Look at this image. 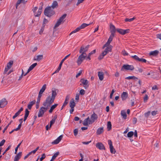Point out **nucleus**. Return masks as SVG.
Here are the masks:
<instances>
[{
	"mask_svg": "<svg viewBox=\"0 0 161 161\" xmlns=\"http://www.w3.org/2000/svg\"><path fill=\"white\" fill-rule=\"evenodd\" d=\"M52 97L48 96L46 99L44 105H45L47 103H48L51 105L54 102L55 98L57 94L56 92V89L54 88L52 89Z\"/></svg>",
	"mask_w": 161,
	"mask_h": 161,
	"instance_id": "f257e3e1",
	"label": "nucleus"
},
{
	"mask_svg": "<svg viewBox=\"0 0 161 161\" xmlns=\"http://www.w3.org/2000/svg\"><path fill=\"white\" fill-rule=\"evenodd\" d=\"M45 101L43 103L42 105L43 107H41L40 109L38 116V117H42L45 112L49 108V107L50 106L51 104H49L48 103H47L45 105H44Z\"/></svg>",
	"mask_w": 161,
	"mask_h": 161,
	"instance_id": "f03ea898",
	"label": "nucleus"
},
{
	"mask_svg": "<svg viewBox=\"0 0 161 161\" xmlns=\"http://www.w3.org/2000/svg\"><path fill=\"white\" fill-rule=\"evenodd\" d=\"M44 13L46 16L50 17L55 14V12L54 9L49 6L45 8Z\"/></svg>",
	"mask_w": 161,
	"mask_h": 161,
	"instance_id": "7ed1b4c3",
	"label": "nucleus"
},
{
	"mask_svg": "<svg viewBox=\"0 0 161 161\" xmlns=\"http://www.w3.org/2000/svg\"><path fill=\"white\" fill-rule=\"evenodd\" d=\"M82 51H80V53H81L79 57L77 60V62L78 65H80L81 64L83 60L85 59L86 57V54L85 53L86 51H84V52L82 53Z\"/></svg>",
	"mask_w": 161,
	"mask_h": 161,
	"instance_id": "20e7f679",
	"label": "nucleus"
},
{
	"mask_svg": "<svg viewBox=\"0 0 161 161\" xmlns=\"http://www.w3.org/2000/svg\"><path fill=\"white\" fill-rule=\"evenodd\" d=\"M91 24H86V23L82 24L80 27L77 28L75 30L71 32L69 34V35H71L73 33H75L79 31L80 29L84 28L85 27L88 26Z\"/></svg>",
	"mask_w": 161,
	"mask_h": 161,
	"instance_id": "39448f33",
	"label": "nucleus"
},
{
	"mask_svg": "<svg viewBox=\"0 0 161 161\" xmlns=\"http://www.w3.org/2000/svg\"><path fill=\"white\" fill-rule=\"evenodd\" d=\"M116 31L120 34L124 35L129 33L130 30L129 29L124 30L121 29H117Z\"/></svg>",
	"mask_w": 161,
	"mask_h": 161,
	"instance_id": "423d86ee",
	"label": "nucleus"
},
{
	"mask_svg": "<svg viewBox=\"0 0 161 161\" xmlns=\"http://www.w3.org/2000/svg\"><path fill=\"white\" fill-rule=\"evenodd\" d=\"M80 81L83 85L85 89H87L88 87V81L87 80H85L84 79H81L80 80Z\"/></svg>",
	"mask_w": 161,
	"mask_h": 161,
	"instance_id": "0eeeda50",
	"label": "nucleus"
},
{
	"mask_svg": "<svg viewBox=\"0 0 161 161\" xmlns=\"http://www.w3.org/2000/svg\"><path fill=\"white\" fill-rule=\"evenodd\" d=\"M8 102L5 98H3L0 101V106L1 108L4 107L7 104Z\"/></svg>",
	"mask_w": 161,
	"mask_h": 161,
	"instance_id": "6e6552de",
	"label": "nucleus"
},
{
	"mask_svg": "<svg viewBox=\"0 0 161 161\" xmlns=\"http://www.w3.org/2000/svg\"><path fill=\"white\" fill-rule=\"evenodd\" d=\"M91 120L90 119L89 116H88L87 118L85 119L83 123V124L85 126L88 125L89 124H92Z\"/></svg>",
	"mask_w": 161,
	"mask_h": 161,
	"instance_id": "1a4fd4ad",
	"label": "nucleus"
},
{
	"mask_svg": "<svg viewBox=\"0 0 161 161\" xmlns=\"http://www.w3.org/2000/svg\"><path fill=\"white\" fill-rule=\"evenodd\" d=\"M122 68L127 70H132L134 69V66L132 65H124Z\"/></svg>",
	"mask_w": 161,
	"mask_h": 161,
	"instance_id": "9d476101",
	"label": "nucleus"
},
{
	"mask_svg": "<svg viewBox=\"0 0 161 161\" xmlns=\"http://www.w3.org/2000/svg\"><path fill=\"white\" fill-rule=\"evenodd\" d=\"M96 147L100 150H105L104 145L101 142H98L96 144Z\"/></svg>",
	"mask_w": 161,
	"mask_h": 161,
	"instance_id": "9b49d317",
	"label": "nucleus"
},
{
	"mask_svg": "<svg viewBox=\"0 0 161 161\" xmlns=\"http://www.w3.org/2000/svg\"><path fill=\"white\" fill-rule=\"evenodd\" d=\"M110 32L111 34L114 35L116 31V29L114 25L112 24H110Z\"/></svg>",
	"mask_w": 161,
	"mask_h": 161,
	"instance_id": "f8f14e48",
	"label": "nucleus"
},
{
	"mask_svg": "<svg viewBox=\"0 0 161 161\" xmlns=\"http://www.w3.org/2000/svg\"><path fill=\"white\" fill-rule=\"evenodd\" d=\"M97 118V114H95L94 112L92 114L91 117V120L92 123L94 122L96 120Z\"/></svg>",
	"mask_w": 161,
	"mask_h": 161,
	"instance_id": "ddd939ff",
	"label": "nucleus"
},
{
	"mask_svg": "<svg viewBox=\"0 0 161 161\" xmlns=\"http://www.w3.org/2000/svg\"><path fill=\"white\" fill-rule=\"evenodd\" d=\"M109 51H103L99 56L98 59L99 60H101L108 53ZM110 52L111 51H110Z\"/></svg>",
	"mask_w": 161,
	"mask_h": 161,
	"instance_id": "4468645a",
	"label": "nucleus"
},
{
	"mask_svg": "<svg viewBox=\"0 0 161 161\" xmlns=\"http://www.w3.org/2000/svg\"><path fill=\"white\" fill-rule=\"evenodd\" d=\"M37 65V63H35L31 65L28 69L27 72L25 74L24 76H25L28 73L30 72V71L33 69Z\"/></svg>",
	"mask_w": 161,
	"mask_h": 161,
	"instance_id": "2eb2a0df",
	"label": "nucleus"
},
{
	"mask_svg": "<svg viewBox=\"0 0 161 161\" xmlns=\"http://www.w3.org/2000/svg\"><path fill=\"white\" fill-rule=\"evenodd\" d=\"M43 55H38L34 57L33 58V60L39 61L41 60H42L43 59Z\"/></svg>",
	"mask_w": 161,
	"mask_h": 161,
	"instance_id": "dca6fc26",
	"label": "nucleus"
},
{
	"mask_svg": "<svg viewBox=\"0 0 161 161\" xmlns=\"http://www.w3.org/2000/svg\"><path fill=\"white\" fill-rule=\"evenodd\" d=\"M62 137H63V136L62 135H60L54 141H53L52 142V143L53 144H58L61 141Z\"/></svg>",
	"mask_w": 161,
	"mask_h": 161,
	"instance_id": "f3484780",
	"label": "nucleus"
},
{
	"mask_svg": "<svg viewBox=\"0 0 161 161\" xmlns=\"http://www.w3.org/2000/svg\"><path fill=\"white\" fill-rule=\"evenodd\" d=\"M112 46L111 45H110V44L107 45H105V44L103 46V48L104 49L106 47L105 49L104 50H111L112 49Z\"/></svg>",
	"mask_w": 161,
	"mask_h": 161,
	"instance_id": "a211bd4d",
	"label": "nucleus"
},
{
	"mask_svg": "<svg viewBox=\"0 0 161 161\" xmlns=\"http://www.w3.org/2000/svg\"><path fill=\"white\" fill-rule=\"evenodd\" d=\"M128 96V94L127 92H123L121 95V97L122 100H125Z\"/></svg>",
	"mask_w": 161,
	"mask_h": 161,
	"instance_id": "6ab92c4d",
	"label": "nucleus"
},
{
	"mask_svg": "<svg viewBox=\"0 0 161 161\" xmlns=\"http://www.w3.org/2000/svg\"><path fill=\"white\" fill-rule=\"evenodd\" d=\"M58 2L56 1H54L51 6H49L51 8L54 9L55 8H57L58 7Z\"/></svg>",
	"mask_w": 161,
	"mask_h": 161,
	"instance_id": "aec40b11",
	"label": "nucleus"
},
{
	"mask_svg": "<svg viewBox=\"0 0 161 161\" xmlns=\"http://www.w3.org/2000/svg\"><path fill=\"white\" fill-rule=\"evenodd\" d=\"M69 95H67L65 98V101L63 104V105L62 106V108H61V110H62L63 108L65 107L68 103V101L69 100Z\"/></svg>",
	"mask_w": 161,
	"mask_h": 161,
	"instance_id": "412c9836",
	"label": "nucleus"
},
{
	"mask_svg": "<svg viewBox=\"0 0 161 161\" xmlns=\"http://www.w3.org/2000/svg\"><path fill=\"white\" fill-rule=\"evenodd\" d=\"M22 152H19L15 156L14 158V161H18L22 155Z\"/></svg>",
	"mask_w": 161,
	"mask_h": 161,
	"instance_id": "4be33fe9",
	"label": "nucleus"
},
{
	"mask_svg": "<svg viewBox=\"0 0 161 161\" xmlns=\"http://www.w3.org/2000/svg\"><path fill=\"white\" fill-rule=\"evenodd\" d=\"M23 110V107H21L19 111L16 112L14 115L13 117V119H14L16 117H17L20 113L21 111H22Z\"/></svg>",
	"mask_w": 161,
	"mask_h": 161,
	"instance_id": "5701e85b",
	"label": "nucleus"
},
{
	"mask_svg": "<svg viewBox=\"0 0 161 161\" xmlns=\"http://www.w3.org/2000/svg\"><path fill=\"white\" fill-rule=\"evenodd\" d=\"M114 35H113V34L110 35L108 41L105 44V45H107L110 44V42L112 41V40L113 39V38L114 37Z\"/></svg>",
	"mask_w": 161,
	"mask_h": 161,
	"instance_id": "b1692460",
	"label": "nucleus"
},
{
	"mask_svg": "<svg viewBox=\"0 0 161 161\" xmlns=\"http://www.w3.org/2000/svg\"><path fill=\"white\" fill-rule=\"evenodd\" d=\"M36 101L35 100H34L30 102L28 105L27 107L28 108L31 110V108L32 106L35 104Z\"/></svg>",
	"mask_w": 161,
	"mask_h": 161,
	"instance_id": "393cba45",
	"label": "nucleus"
},
{
	"mask_svg": "<svg viewBox=\"0 0 161 161\" xmlns=\"http://www.w3.org/2000/svg\"><path fill=\"white\" fill-rule=\"evenodd\" d=\"M57 115L54 116L53 118L51 120L50 122V125L49 128H50L52 125L55 123L56 119H57Z\"/></svg>",
	"mask_w": 161,
	"mask_h": 161,
	"instance_id": "a878e982",
	"label": "nucleus"
},
{
	"mask_svg": "<svg viewBox=\"0 0 161 161\" xmlns=\"http://www.w3.org/2000/svg\"><path fill=\"white\" fill-rule=\"evenodd\" d=\"M98 76L100 80H102L103 79V72H99L98 73Z\"/></svg>",
	"mask_w": 161,
	"mask_h": 161,
	"instance_id": "bb28decb",
	"label": "nucleus"
},
{
	"mask_svg": "<svg viewBox=\"0 0 161 161\" xmlns=\"http://www.w3.org/2000/svg\"><path fill=\"white\" fill-rule=\"evenodd\" d=\"M75 106V103L74 102V100L73 99H72L69 102V106L70 108H74Z\"/></svg>",
	"mask_w": 161,
	"mask_h": 161,
	"instance_id": "cd10ccee",
	"label": "nucleus"
},
{
	"mask_svg": "<svg viewBox=\"0 0 161 161\" xmlns=\"http://www.w3.org/2000/svg\"><path fill=\"white\" fill-rule=\"evenodd\" d=\"M104 131L103 127H100L97 130L96 133L97 135H100Z\"/></svg>",
	"mask_w": 161,
	"mask_h": 161,
	"instance_id": "c85d7f7f",
	"label": "nucleus"
},
{
	"mask_svg": "<svg viewBox=\"0 0 161 161\" xmlns=\"http://www.w3.org/2000/svg\"><path fill=\"white\" fill-rule=\"evenodd\" d=\"M25 0H18L16 4V8H17L18 6L21 3H25L26 2H27V1H25Z\"/></svg>",
	"mask_w": 161,
	"mask_h": 161,
	"instance_id": "c756f323",
	"label": "nucleus"
},
{
	"mask_svg": "<svg viewBox=\"0 0 161 161\" xmlns=\"http://www.w3.org/2000/svg\"><path fill=\"white\" fill-rule=\"evenodd\" d=\"M121 114L122 116L124 119H126L127 118V115L125 111L124 110H122L121 111Z\"/></svg>",
	"mask_w": 161,
	"mask_h": 161,
	"instance_id": "7c9ffc66",
	"label": "nucleus"
},
{
	"mask_svg": "<svg viewBox=\"0 0 161 161\" xmlns=\"http://www.w3.org/2000/svg\"><path fill=\"white\" fill-rule=\"evenodd\" d=\"M158 51H152L149 53V55L156 56L158 55Z\"/></svg>",
	"mask_w": 161,
	"mask_h": 161,
	"instance_id": "2f4dec72",
	"label": "nucleus"
},
{
	"mask_svg": "<svg viewBox=\"0 0 161 161\" xmlns=\"http://www.w3.org/2000/svg\"><path fill=\"white\" fill-rule=\"evenodd\" d=\"M59 154V152H57L56 153L52 156L51 159L50 161H53L57 157L58 155Z\"/></svg>",
	"mask_w": 161,
	"mask_h": 161,
	"instance_id": "473e14b6",
	"label": "nucleus"
},
{
	"mask_svg": "<svg viewBox=\"0 0 161 161\" xmlns=\"http://www.w3.org/2000/svg\"><path fill=\"white\" fill-rule=\"evenodd\" d=\"M89 47V45H87L86 47L82 46L81 47L80 50H87Z\"/></svg>",
	"mask_w": 161,
	"mask_h": 161,
	"instance_id": "72a5a7b5",
	"label": "nucleus"
},
{
	"mask_svg": "<svg viewBox=\"0 0 161 161\" xmlns=\"http://www.w3.org/2000/svg\"><path fill=\"white\" fill-rule=\"evenodd\" d=\"M107 130L108 131L110 130L112 128V125L110 121H108L107 123Z\"/></svg>",
	"mask_w": 161,
	"mask_h": 161,
	"instance_id": "f704fd0d",
	"label": "nucleus"
},
{
	"mask_svg": "<svg viewBox=\"0 0 161 161\" xmlns=\"http://www.w3.org/2000/svg\"><path fill=\"white\" fill-rule=\"evenodd\" d=\"M67 16V14H64L61 17H60L59 19H58L59 21L62 22L64 19Z\"/></svg>",
	"mask_w": 161,
	"mask_h": 161,
	"instance_id": "c9c22d12",
	"label": "nucleus"
},
{
	"mask_svg": "<svg viewBox=\"0 0 161 161\" xmlns=\"http://www.w3.org/2000/svg\"><path fill=\"white\" fill-rule=\"evenodd\" d=\"M46 88V85L44 84L42 86V88L40 90L39 92L42 93L44 92Z\"/></svg>",
	"mask_w": 161,
	"mask_h": 161,
	"instance_id": "e433bc0d",
	"label": "nucleus"
},
{
	"mask_svg": "<svg viewBox=\"0 0 161 161\" xmlns=\"http://www.w3.org/2000/svg\"><path fill=\"white\" fill-rule=\"evenodd\" d=\"M13 61H10L7 64L6 67H8L9 68H10L11 67V66L13 65Z\"/></svg>",
	"mask_w": 161,
	"mask_h": 161,
	"instance_id": "4c0bfd02",
	"label": "nucleus"
},
{
	"mask_svg": "<svg viewBox=\"0 0 161 161\" xmlns=\"http://www.w3.org/2000/svg\"><path fill=\"white\" fill-rule=\"evenodd\" d=\"M126 79L128 80H130V79H133V80H136L138 79V78L135 76H129L128 77H126L125 78Z\"/></svg>",
	"mask_w": 161,
	"mask_h": 161,
	"instance_id": "58836bf2",
	"label": "nucleus"
},
{
	"mask_svg": "<svg viewBox=\"0 0 161 161\" xmlns=\"http://www.w3.org/2000/svg\"><path fill=\"white\" fill-rule=\"evenodd\" d=\"M110 151L111 153L114 154L116 153L115 149L114 148L113 146L109 147Z\"/></svg>",
	"mask_w": 161,
	"mask_h": 161,
	"instance_id": "ea45409f",
	"label": "nucleus"
},
{
	"mask_svg": "<svg viewBox=\"0 0 161 161\" xmlns=\"http://www.w3.org/2000/svg\"><path fill=\"white\" fill-rule=\"evenodd\" d=\"M62 22H61L60 21H59V20H58L57 22L55 25L54 28H56L58 27L61 24Z\"/></svg>",
	"mask_w": 161,
	"mask_h": 161,
	"instance_id": "a19ab883",
	"label": "nucleus"
},
{
	"mask_svg": "<svg viewBox=\"0 0 161 161\" xmlns=\"http://www.w3.org/2000/svg\"><path fill=\"white\" fill-rule=\"evenodd\" d=\"M134 135V132L133 131H130L128 132L127 134V136L128 137H131Z\"/></svg>",
	"mask_w": 161,
	"mask_h": 161,
	"instance_id": "79ce46f5",
	"label": "nucleus"
},
{
	"mask_svg": "<svg viewBox=\"0 0 161 161\" xmlns=\"http://www.w3.org/2000/svg\"><path fill=\"white\" fill-rule=\"evenodd\" d=\"M131 57L132 58L134 59L136 61H138L139 59V58L136 55L131 56Z\"/></svg>",
	"mask_w": 161,
	"mask_h": 161,
	"instance_id": "37998d69",
	"label": "nucleus"
},
{
	"mask_svg": "<svg viewBox=\"0 0 161 161\" xmlns=\"http://www.w3.org/2000/svg\"><path fill=\"white\" fill-rule=\"evenodd\" d=\"M44 27L45 25H44V24H42V26L39 31V33L40 34H41L43 32L44 30Z\"/></svg>",
	"mask_w": 161,
	"mask_h": 161,
	"instance_id": "c03bdc74",
	"label": "nucleus"
},
{
	"mask_svg": "<svg viewBox=\"0 0 161 161\" xmlns=\"http://www.w3.org/2000/svg\"><path fill=\"white\" fill-rule=\"evenodd\" d=\"M135 19V17H133V18H130V19L126 18L125 19V22H128V21L131 22V21H132L134 20Z\"/></svg>",
	"mask_w": 161,
	"mask_h": 161,
	"instance_id": "a18cd8bd",
	"label": "nucleus"
},
{
	"mask_svg": "<svg viewBox=\"0 0 161 161\" xmlns=\"http://www.w3.org/2000/svg\"><path fill=\"white\" fill-rule=\"evenodd\" d=\"M42 12V11H41V9H39L38 11L37 12V13L36 14H34V15H35V17L39 16L41 14Z\"/></svg>",
	"mask_w": 161,
	"mask_h": 161,
	"instance_id": "49530a36",
	"label": "nucleus"
},
{
	"mask_svg": "<svg viewBox=\"0 0 161 161\" xmlns=\"http://www.w3.org/2000/svg\"><path fill=\"white\" fill-rule=\"evenodd\" d=\"M138 61L145 63L147 62V61L145 59L143 58H139Z\"/></svg>",
	"mask_w": 161,
	"mask_h": 161,
	"instance_id": "de8ad7c7",
	"label": "nucleus"
},
{
	"mask_svg": "<svg viewBox=\"0 0 161 161\" xmlns=\"http://www.w3.org/2000/svg\"><path fill=\"white\" fill-rule=\"evenodd\" d=\"M85 91L83 89H81L80 91V94L81 95H83L85 94Z\"/></svg>",
	"mask_w": 161,
	"mask_h": 161,
	"instance_id": "09e8293b",
	"label": "nucleus"
},
{
	"mask_svg": "<svg viewBox=\"0 0 161 161\" xmlns=\"http://www.w3.org/2000/svg\"><path fill=\"white\" fill-rule=\"evenodd\" d=\"M148 99V97L147 95L146 94L145 97H144V102H146Z\"/></svg>",
	"mask_w": 161,
	"mask_h": 161,
	"instance_id": "8fccbe9b",
	"label": "nucleus"
},
{
	"mask_svg": "<svg viewBox=\"0 0 161 161\" xmlns=\"http://www.w3.org/2000/svg\"><path fill=\"white\" fill-rule=\"evenodd\" d=\"M46 157V156L45 153H43L42 155V157L40 158V161H42Z\"/></svg>",
	"mask_w": 161,
	"mask_h": 161,
	"instance_id": "3c124183",
	"label": "nucleus"
},
{
	"mask_svg": "<svg viewBox=\"0 0 161 161\" xmlns=\"http://www.w3.org/2000/svg\"><path fill=\"white\" fill-rule=\"evenodd\" d=\"M78 133V130L77 129H75L74 130V135L76 136Z\"/></svg>",
	"mask_w": 161,
	"mask_h": 161,
	"instance_id": "603ef678",
	"label": "nucleus"
},
{
	"mask_svg": "<svg viewBox=\"0 0 161 161\" xmlns=\"http://www.w3.org/2000/svg\"><path fill=\"white\" fill-rule=\"evenodd\" d=\"M5 142V140L4 139L3 140L0 142V147L3 146Z\"/></svg>",
	"mask_w": 161,
	"mask_h": 161,
	"instance_id": "864d4df0",
	"label": "nucleus"
},
{
	"mask_svg": "<svg viewBox=\"0 0 161 161\" xmlns=\"http://www.w3.org/2000/svg\"><path fill=\"white\" fill-rule=\"evenodd\" d=\"M58 105V104L57 103L55 104H54L51 107V108L53 110L54 109H55Z\"/></svg>",
	"mask_w": 161,
	"mask_h": 161,
	"instance_id": "5fc2aeb1",
	"label": "nucleus"
},
{
	"mask_svg": "<svg viewBox=\"0 0 161 161\" xmlns=\"http://www.w3.org/2000/svg\"><path fill=\"white\" fill-rule=\"evenodd\" d=\"M108 144L109 146V147H111L113 146V145H112V142L111 140H108Z\"/></svg>",
	"mask_w": 161,
	"mask_h": 161,
	"instance_id": "6e6d98bb",
	"label": "nucleus"
},
{
	"mask_svg": "<svg viewBox=\"0 0 161 161\" xmlns=\"http://www.w3.org/2000/svg\"><path fill=\"white\" fill-rule=\"evenodd\" d=\"M30 112L27 109H26L25 110V115L28 116Z\"/></svg>",
	"mask_w": 161,
	"mask_h": 161,
	"instance_id": "4d7b16f0",
	"label": "nucleus"
},
{
	"mask_svg": "<svg viewBox=\"0 0 161 161\" xmlns=\"http://www.w3.org/2000/svg\"><path fill=\"white\" fill-rule=\"evenodd\" d=\"M115 91L114 90V89H113L111 91V92L110 94V98H112V96L113 95V94L114 92Z\"/></svg>",
	"mask_w": 161,
	"mask_h": 161,
	"instance_id": "13d9d810",
	"label": "nucleus"
},
{
	"mask_svg": "<svg viewBox=\"0 0 161 161\" xmlns=\"http://www.w3.org/2000/svg\"><path fill=\"white\" fill-rule=\"evenodd\" d=\"M10 69V68H8L7 67H6L5 68V70L4 71L3 73L5 74L7 73V72L8 71V70Z\"/></svg>",
	"mask_w": 161,
	"mask_h": 161,
	"instance_id": "bf43d9fd",
	"label": "nucleus"
},
{
	"mask_svg": "<svg viewBox=\"0 0 161 161\" xmlns=\"http://www.w3.org/2000/svg\"><path fill=\"white\" fill-rule=\"evenodd\" d=\"M64 61V60L63 59L61 61L60 63V64H59V65L58 67L61 69V67L62 66V64Z\"/></svg>",
	"mask_w": 161,
	"mask_h": 161,
	"instance_id": "052dcab7",
	"label": "nucleus"
},
{
	"mask_svg": "<svg viewBox=\"0 0 161 161\" xmlns=\"http://www.w3.org/2000/svg\"><path fill=\"white\" fill-rule=\"evenodd\" d=\"M121 53L124 56L128 55V53L126 52L125 51H122Z\"/></svg>",
	"mask_w": 161,
	"mask_h": 161,
	"instance_id": "680f3d73",
	"label": "nucleus"
},
{
	"mask_svg": "<svg viewBox=\"0 0 161 161\" xmlns=\"http://www.w3.org/2000/svg\"><path fill=\"white\" fill-rule=\"evenodd\" d=\"M150 111H148L145 114V116L146 117H148V116L150 114Z\"/></svg>",
	"mask_w": 161,
	"mask_h": 161,
	"instance_id": "e2e57ef3",
	"label": "nucleus"
},
{
	"mask_svg": "<svg viewBox=\"0 0 161 161\" xmlns=\"http://www.w3.org/2000/svg\"><path fill=\"white\" fill-rule=\"evenodd\" d=\"M79 96H80L79 94L77 93L76 94L75 97V100H79Z\"/></svg>",
	"mask_w": 161,
	"mask_h": 161,
	"instance_id": "0e129e2a",
	"label": "nucleus"
},
{
	"mask_svg": "<svg viewBox=\"0 0 161 161\" xmlns=\"http://www.w3.org/2000/svg\"><path fill=\"white\" fill-rule=\"evenodd\" d=\"M157 111H154L152 112L151 114L153 116H155L157 114Z\"/></svg>",
	"mask_w": 161,
	"mask_h": 161,
	"instance_id": "69168bd1",
	"label": "nucleus"
},
{
	"mask_svg": "<svg viewBox=\"0 0 161 161\" xmlns=\"http://www.w3.org/2000/svg\"><path fill=\"white\" fill-rule=\"evenodd\" d=\"M84 0H78L77 3H76V5L78 6L80 3H82Z\"/></svg>",
	"mask_w": 161,
	"mask_h": 161,
	"instance_id": "338daca9",
	"label": "nucleus"
},
{
	"mask_svg": "<svg viewBox=\"0 0 161 161\" xmlns=\"http://www.w3.org/2000/svg\"><path fill=\"white\" fill-rule=\"evenodd\" d=\"M156 36L158 38L161 40V33L157 34Z\"/></svg>",
	"mask_w": 161,
	"mask_h": 161,
	"instance_id": "774afa93",
	"label": "nucleus"
}]
</instances>
